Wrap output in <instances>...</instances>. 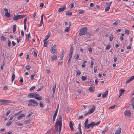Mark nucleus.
<instances>
[{
    "instance_id": "obj_1",
    "label": "nucleus",
    "mask_w": 134,
    "mask_h": 134,
    "mask_svg": "<svg viewBox=\"0 0 134 134\" xmlns=\"http://www.w3.org/2000/svg\"><path fill=\"white\" fill-rule=\"evenodd\" d=\"M29 103L28 104L29 106L34 107L36 106L35 105H38L39 104L38 102L35 100L34 99H31L28 100Z\"/></svg>"
},
{
    "instance_id": "obj_2",
    "label": "nucleus",
    "mask_w": 134,
    "mask_h": 134,
    "mask_svg": "<svg viewBox=\"0 0 134 134\" xmlns=\"http://www.w3.org/2000/svg\"><path fill=\"white\" fill-rule=\"evenodd\" d=\"M87 31V27L83 28L80 30L79 34L80 36L84 35L86 34Z\"/></svg>"
},
{
    "instance_id": "obj_3",
    "label": "nucleus",
    "mask_w": 134,
    "mask_h": 134,
    "mask_svg": "<svg viewBox=\"0 0 134 134\" xmlns=\"http://www.w3.org/2000/svg\"><path fill=\"white\" fill-rule=\"evenodd\" d=\"M59 122H58V126H59V133L60 134L61 131L62 123V118L61 116H59L58 118Z\"/></svg>"
},
{
    "instance_id": "obj_4",
    "label": "nucleus",
    "mask_w": 134,
    "mask_h": 134,
    "mask_svg": "<svg viewBox=\"0 0 134 134\" xmlns=\"http://www.w3.org/2000/svg\"><path fill=\"white\" fill-rule=\"evenodd\" d=\"M25 16V15H14L13 17V19L14 20H17L18 19L24 18Z\"/></svg>"
},
{
    "instance_id": "obj_5",
    "label": "nucleus",
    "mask_w": 134,
    "mask_h": 134,
    "mask_svg": "<svg viewBox=\"0 0 134 134\" xmlns=\"http://www.w3.org/2000/svg\"><path fill=\"white\" fill-rule=\"evenodd\" d=\"M39 94H37L36 92L30 93L28 95V97L29 98H34L36 96H38Z\"/></svg>"
},
{
    "instance_id": "obj_6",
    "label": "nucleus",
    "mask_w": 134,
    "mask_h": 134,
    "mask_svg": "<svg viewBox=\"0 0 134 134\" xmlns=\"http://www.w3.org/2000/svg\"><path fill=\"white\" fill-rule=\"evenodd\" d=\"M94 124V122H92L89 124H88L85 127L86 129H89L91 128V129H93L94 126H95Z\"/></svg>"
},
{
    "instance_id": "obj_7",
    "label": "nucleus",
    "mask_w": 134,
    "mask_h": 134,
    "mask_svg": "<svg viewBox=\"0 0 134 134\" xmlns=\"http://www.w3.org/2000/svg\"><path fill=\"white\" fill-rule=\"evenodd\" d=\"M59 107V104H58L57 106V108L56 109L55 111V112L53 116V122H54V121H55L56 117V116L57 115V113L58 112Z\"/></svg>"
},
{
    "instance_id": "obj_8",
    "label": "nucleus",
    "mask_w": 134,
    "mask_h": 134,
    "mask_svg": "<svg viewBox=\"0 0 134 134\" xmlns=\"http://www.w3.org/2000/svg\"><path fill=\"white\" fill-rule=\"evenodd\" d=\"M124 115L125 116L130 117L131 116V113L129 110H126L124 112Z\"/></svg>"
},
{
    "instance_id": "obj_9",
    "label": "nucleus",
    "mask_w": 134,
    "mask_h": 134,
    "mask_svg": "<svg viewBox=\"0 0 134 134\" xmlns=\"http://www.w3.org/2000/svg\"><path fill=\"white\" fill-rule=\"evenodd\" d=\"M50 51L51 53L53 54H56L57 53V50L52 47H51L50 48Z\"/></svg>"
},
{
    "instance_id": "obj_10",
    "label": "nucleus",
    "mask_w": 134,
    "mask_h": 134,
    "mask_svg": "<svg viewBox=\"0 0 134 134\" xmlns=\"http://www.w3.org/2000/svg\"><path fill=\"white\" fill-rule=\"evenodd\" d=\"M95 87L93 86H92L89 87L88 89V91L91 93L94 92Z\"/></svg>"
},
{
    "instance_id": "obj_11",
    "label": "nucleus",
    "mask_w": 134,
    "mask_h": 134,
    "mask_svg": "<svg viewBox=\"0 0 134 134\" xmlns=\"http://www.w3.org/2000/svg\"><path fill=\"white\" fill-rule=\"evenodd\" d=\"M0 102L4 103V104H5L7 103H10L11 102V101L10 100L0 99Z\"/></svg>"
},
{
    "instance_id": "obj_12",
    "label": "nucleus",
    "mask_w": 134,
    "mask_h": 134,
    "mask_svg": "<svg viewBox=\"0 0 134 134\" xmlns=\"http://www.w3.org/2000/svg\"><path fill=\"white\" fill-rule=\"evenodd\" d=\"M121 130L120 128H118L115 131L114 134H120L121 132Z\"/></svg>"
},
{
    "instance_id": "obj_13",
    "label": "nucleus",
    "mask_w": 134,
    "mask_h": 134,
    "mask_svg": "<svg viewBox=\"0 0 134 134\" xmlns=\"http://www.w3.org/2000/svg\"><path fill=\"white\" fill-rule=\"evenodd\" d=\"M66 8V6L64 7H61L58 9V11L59 12H61L65 10Z\"/></svg>"
},
{
    "instance_id": "obj_14",
    "label": "nucleus",
    "mask_w": 134,
    "mask_h": 134,
    "mask_svg": "<svg viewBox=\"0 0 134 134\" xmlns=\"http://www.w3.org/2000/svg\"><path fill=\"white\" fill-rule=\"evenodd\" d=\"M134 79V75L132 77H130L128 79L126 82V83H128L132 81Z\"/></svg>"
},
{
    "instance_id": "obj_15",
    "label": "nucleus",
    "mask_w": 134,
    "mask_h": 134,
    "mask_svg": "<svg viewBox=\"0 0 134 134\" xmlns=\"http://www.w3.org/2000/svg\"><path fill=\"white\" fill-rule=\"evenodd\" d=\"M69 126L71 131H72L74 130L73 127V124L71 121H70Z\"/></svg>"
},
{
    "instance_id": "obj_16",
    "label": "nucleus",
    "mask_w": 134,
    "mask_h": 134,
    "mask_svg": "<svg viewBox=\"0 0 134 134\" xmlns=\"http://www.w3.org/2000/svg\"><path fill=\"white\" fill-rule=\"evenodd\" d=\"M95 109V107L94 106H93L92 108L90 109L89 110L90 113H92L94 111Z\"/></svg>"
},
{
    "instance_id": "obj_17",
    "label": "nucleus",
    "mask_w": 134,
    "mask_h": 134,
    "mask_svg": "<svg viewBox=\"0 0 134 134\" xmlns=\"http://www.w3.org/2000/svg\"><path fill=\"white\" fill-rule=\"evenodd\" d=\"M58 122H59V121L58 120L57 121L55 124V129L57 131H58Z\"/></svg>"
},
{
    "instance_id": "obj_18",
    "label": "nucleus",
    "mask_w": 134,
    "mask_h": 134,
    "mask_svg": "<svg viewBox=\"0 0 134 134\" xmlns=\"http://www.w3.org/2000/svg\"><path fill=\"white\" fill-rule=\"evenodd\" d=\"M16 29V25H13V33L15 34Z\"/></svg>"
},
{
    "instance_id": "obj_19",
    "label": "nucleus",
    "mask_w": 134,
    "mask_h": 134,
    "mask_svg": "<svg viewBox=\"0 0 134 134\" xmlns=\"http://www.w3.org/2000/svg\"><path fill=\"white\" fill-rule=\"evenodd\" d=\"M125 90L124 89H121L120 90V94L119 97L121 96L124 93Z\"/></svg>"
},
{
    "instance_id": "obj_20",
    "label": "nucleus",
    "mask_w": 134,
    "mask_h": 134,
    "mask_svg": "<svg viewBox=\"0 0 134 134\" xmlns=\"http://www.w3.org/2000/svg\"><path fill=\"white\" fill-rule=\"evenodd\" d=\"M25 115L24 114H22L19 116L17 118V119L19 120L21 119L22 117L25 116Z\"/></svg>"
},
{
    "instance_id": "obj_21",
    "label": "nucleus",
    "mask_w": 134,
    "mask_h": 134,
    "mask_svg": "<svg viewBox=\"0 0 134 134\" xmlns=\"http://www.w3.org/2000/svg\"><path fill=\"white\" fill-rule=\"evenodd\" d=\"M108 91H106L105 93H104L102 95V97L103 98H105L108 94Z\"/></svg>"
},
{
    "instance_id": "obj_22",
    "label": "nucleus",
    "mask_w": 134,
    "mask_h": 134,
    "mask_svg": "<svg viewBox=\"0 0 134 134\" xmlns=\"http://www.w3.org/2000/svg\"><path fill=\"white\" fill-rule=\"evenodd\" d=\"M5 16L7 18H9L10 16V14L8 12H5Z\"/></svg>"
},
{
    "instance_id": "obj_23",
    "label": "nucleus",
    "mask_w": 134,
    "mask_h": 134,
    "mask_svg": "<svg viewBox=\"0 0 134 134\" xmlns=\"http://www.w3.org/2000/svg\"><path fill=\"white\" fill-rule=\"evenodd\" d=\"M56 88V84H55L54 85L52 88V91L53 94H54L55 93V90Z\"/></svg>"
},
{
    "instance_id": "obj_24",
    "label": "nucleus",
    "mask_w": 134,
    "mask_h": 134,
    "mask_svg": "<svg viewBox=\"0 0 134 134\" xmlns=\"http://www.w3.org/2000/svg\"><path fill=\"white\" fill-rule=\"evenodd\" d=\"M120 22V20H117L115 22L113 23H112V24L116 26L118 25V23H119Z\"/></svg>"
},
{
    "instance_id": "obj_25",
    "label": "nucleus",
    "mask_w": 134,
    "mask_h": 134,
    "mask_svg": "<svg viewBox=\"0 0 134 134\" xmlns=\"http://www.w3.org/2000/svg\"><path fill=\"white\" fill-rule=\"evenodd\" d=\"M64 50L63 51L62 54H61V56L60 57V59L61 60H62V59H63V57L64 56Z\"/></svg>"
},
{
    "instance_id": "obj_26",
    "label": "nucleus",
    "mask_w": 134,
    "mask_h": 134,
    "mask_svg": "<svg viewBox=\"0 0 134 134\" xmlns=\"http://www.w3.org/2000/svg\"><path fill=\"white\" fill-rule=\"evenodd\" d=\"M131 104L132 106V108H134V97H133L131 100Z\"/></svg>"
},
{
    "instance_id": "obj_27",
    "label": "nucleus",
    "mask_w": 134,
    "mask_h": 134,
    "mask_svg": "<svg viewBox=\"0 0 134 134\" xmlns=\"http://www.w3.org/2000/svg\"><path fill=\"white\" fill-rule=\"evenodd\" d=\"M51 59L52 60H56L57 58V55H55L52 56L51 57Z\"/></svg>"
},
{
    "instance_id": "obj_28",
    "label": "nucleus",
    "mask_w": 134,
    "mask_h": 134,
    "mask_svg": "<svg viewBox=\"0 0 134 134\" xmlns=\"http://www.w3.org/2000/svg\"><path fill=\"white\" fill-rule=\"evenodd\" d=\"M35 99H37L38 100H41L42 99V98L41 96H36L35 97Z\"/></svg>"
},
{
    "instance_id": "obj_29",
    "label": "nucleus",
    "mask_w": 134,
    "mask_h": 134,
    "mask_svg": "<svg viewBox=\"0 0 134 134\" xmlns=\"http://www.w3.org/2000/svg\"><path fill=\"white\" fill-rule=\"evenodd\" d=\"M15 75L14 73H13L12 74V82L14 80V79L15 78Z\"/></svg>"
},
{
    "instance_id": "obj_30",
    "label": "nucleus",
    "mask_w": 134,
    "mask_h": 134,
    "mask_svg": "<svg viewBox=\"0 0 134 134\" xmlns=\"http://www.w3.org/2000/svg\"><path fill=\"white\" fill-rule=\"evenodd\" d=\"M78 13L79 14H81L84 13V11L83 10H78Z\"/></svg>"
},
{
    "instance_id": "obj_31",
    "label": "nucleus",
    "mask_w": 134,
    "mask_h": 134,
    "mask_svg": "<svg viewBox=\"0 0 134 134\" xmlns=\"http://www.w3.org/2000/svg\"><path fill=\"white\" fill-rule=\"evenodd\" d=\"M95 9H99L100 7L99 5H98L95 4H94V6L93 7Z\"/></svg>"
},
{
    "instance_id": "obj_32",
    "label": "nucleus",
    "mask_w": 134,
    "mask_h": 134,
    "mask_svg": "<svg viewBox=\"0 0 134 134\" xmlns=\"http://www.w3.org/2000/svg\"><path fill=\"white\" fill-rule=\"evenodd\" d=\"M66 14L67 15L70 16L72 14V13L70 12H67Z\"/></svg>"
},
{
    "instance_id": "obj_33",
    "label": "nucleus",
    "mask_w": 134,
    "mask_h": 134,
    "mask_svg": "<svg viewBox=\"0 0 134 134\" xmlns=\"http://www.w3.org/2000/svg\"><path fill=\"white\" fill-rule=\"evenodd\" d=\"M76 76H79L81 74V72L79 70H77V71H76Z\"/></svg>"
},
{
    "instance_id": "obj_34",
    "label": "nucleus",
    "mask_w": 134,
    "mask_h": 134,
    "mask_svg": "<svg viewBox=\"0 0 134 134\" xmlns=\"http://www.w3.org/2000/svg\"><path fill=\"white\" fill-rule=\"evenodd\" d=\"M8 46L9 47H10L11 46V41L10 40H8L7 43Z\"/></svg>"
},
{
    "instance_id": "obj_35",
    "label": "nucleus",
    "mask_w": 134,
    "mask_h": 134,
    "mask_svg": "<svg viewBox=\"0 0 134 134\" xmlns=\"http://www.w3.org/2000/svg\"><path fill=\"white\" fill-rule=\"evenodd\" d=\"M87 79V77L85 76H83L81 77V79L82 81L86 80Z\"/></svg>"
},
{
    "instance_id": "obj_36",
    "label": "nucleus",
    "mask_w": 134,
    "mask_h": 134,
    "mask_svg": "<svg viewBox=\"0 0 134 134\" xmlns=\"http://www.w3.org/2000/svg\"><path fill=\"white\" fill-rule=\"evenodd\" d=\"M94 62L93 60H91V64L90 67L91 68H92L93 66Z\"/></svg>"
},
{
    "instance_id": "obj_37",
    "label": "nucleus",
    "mask_w": 134,
    "mask_h": 134,
    "mask_svg": "<svg viewBox=\"0 0 134 134\" xmlns=\"http://www.w3.org/2000/svg\"><path fill=\"white\" fill-rule=\"evenodd\" d=\"M1 39L2 41H4L6 40L5 37L3 36H2L1 37Z\"/></svg>"
},
{
    "instance_id": "obj_38",
    "label": "nucleus",
    "mask_w": 134,
    "mask_h": 134,
    "mask_svg": "<svg viewBox=\"0 0 134 134\" xmlns=\"http://www.w3.org/2000/svg\"><path fill=\"white\" fill-rule=\"evenodd\" d=\"M27 19V16H26V17L25 18L24 20V24L26 25V22Z\"/></svg>"
},
{
    "instance_id": "obj_39",
    "label": "nucleus",
    "mask_w": 134,
    "mask_h": 134,
    "mask_svg": "<svg viewBox=\"0 0 134 134\" xmlns=\"http://www.w3.org/2000/svg\"><path fill=\"white\" fill-rule=\"evenodd\" d=\"M70 30V28L69 27H67L66 28L65 30V32H68Z\"/></svg>"
},
{
    "instance_id": "obj_40",
    "label": "nucleus",
    "mask_w": 134,
    "mask_h": 134,
    "mask_svg": "<svg viewBox=\"0 0 134 134\" xmlns=\"http://www.w3.org/2000/svg\"><path fill=\"white\" fill-rule=\"evenodd\" d=\"M88 119H87L86 120L84 124V126L85 127L88 124L87 122H88Z\"/></svg>"
},
{
    "instance_id": "obj_41",
    "label": "nucleus",
    "mask_w": 134,
    "mask_h": 134,
    "mask_svg": "<svg viewBox=\"0 0 134 134\" xmlns=\"http://www.w3.org/2000/svg\"><path fill=\"white\" fill-rule=\"evenodd\" d=\"M15 124L18 126H21L23 125V124L22 123H20L18 122H15Z\"/></svg>"
},
{
    "instance_id": "obj_42",
    "label": "nucleus",
    "mask_w": 134,
    "mask_h": 134,
    "mask_svg": "<svg viewBox=\"0 0 134 134\" xmlns=\"http://www.w3.org/2000/svg\"><path fill=\"white\" fill-rule=\"evenodd\" d=\"M12 123V122L11 121L8 122L6 124V126H10Z\"/></svg>"
},
{
    "instance_id": "obj_43",
    "label": "nucleus",
    "mask_w": 134,
    "mask_h": 134,
    "mask_svg": "<svg viewBox=\"0 0 134 134\" xmlns=\"http://www.w3.org/2000/svg\"><path fill=\"white\" fill-rule=\"evenodd\" d=\"M39 105L40 107H44V105L43 104L42 102H40L39 103Z\"/></svg>"
},
{
    "instance_id": "obj_44",
    "label": "nucleus",
    "mask_w": 134,
    "mask_h": 134,
    "mask_svg": "<svg viewBox=\"0 0 134 134\" xmlns=\"http://www.w3.org/2000/svg\"><path fill=\"white\" fill-rule=\"evenodd\" d=\"M111 4H112L111 2H108L107 4V6L110 7Z\"/></svg>"
},
{
    "instance_id": "obj_45",
    "label": "nucleus",
    "mask_w": 134,
    "mask_h": 134,
    "mask_svg": "<svg viewBox=\"0 0 134 134\" xmlns=\"http://www.w3.org/2000/svg\"><path fill=\"white\" fill-rule=\"evenodd\" d=\"M31 37L30 34V33H29L27 35V41H29Z\"/></svg>"
},
{
    "instance_id": "obj_46",
    "label": "nucleus",
    "mask_w": 134,
    "mask_h": 134,
    "mask_svg": "<svg viewBox=\"0 0 134 134\" xmlns=\"http://www.w3.org/2000/svg\"><path fill=\"white\" fill-rule=\"evenodd\" d=\"M111 47V45H107L106 46V49L108 50Z\"/></svg>"
},
{
    "instance_id": "obj_47",
    "label": "nucleus",
    "mask_w": 134,
    "mask_h": 134,
    "mask_svg": "<svg viewBox=\"0 0 134 134\" xmlns=\"http://www.w3.org/2000/svg\"><path fill=\"white\" fill-rule=\"evenodd\" d=\"M125 33L127 35H129V30L127 29H126L125 31Z\"/></svg>"
},
{
    "instance_id": "obj_48",
    "label": "nucleus",
    "mask_w": 134,
    "mask_h": 134,
    "mask_svg": "<svg viewBox=\"0 0 134 134\" xmlns=\"http://www.w3.org/2000/svg\"><path fill=\"white\" fill-rule=\"evenodd\" d=\"M25 68L26 69H27V70H29L31 68V67L29 65H27L26 66Z\"/></svg>"
},
{
    "instance_id": "obj_49",
    "label": "nucleus",
    "mask_w": 134,
    "mask_h": 134,
    "mask_svg": "<svg viewBox=\"0 0 134 134\" xmlns=\"http://www.w3.org/2000/svg\"><path fill=\"white\" fill-rule=\"evenodd\" d=\"M110 8V7H108V6L106 7L105 8V11H108L109 10Z\"/></svg>"
},
{
    "instance_id": "obj_50",
    "label": "nucleus",
    "mask_w": 134,
    "mask_h": 134,
    "mask_svg": "<svg viewBox=\"0 0 134 134\" xmlns=\"http://www.w3.org/2000/svg\"><path fill=\"white\" fill-rule=\"evenodd\" d=\"M113 36L112 35L111 36H109V39H110V41H111L113 40Z\"/></svg>"
},
{
    "instance_id": "obj_51",
    "label": "nucleus",
    "mask_w": 134,
    "mask_h": 134,
    "mask_svg": "<svg viewBox=\"0 0 134 134\" xmlns=\"http://www.w3.org/2000/svg\"><path fill=\"white\" fill-rule=\"evenodd\" d=\"M78 129L79 130V131H81V124L80 123H79V125L78 126Z\"/></svg>"
},
{
    "instance_id": "obj_52",
    "label": "nucleus",
    "mask_w": 134,
    "mask_h": 134,
    "mask_svg": "<svg viewBox=\"0 0 134 134\" xmlns=\"http://www.w3.org/2000/svg\"><path fill=\"white\" fill-rule=\"evenodd\" d=\"M23 80L22 77H21L20 78V80H19V82L20 83L23 82Z\"/></svg>"
},
{
    "instance_id": "obj_53",
    "label": "nucleus",
    "mask_w": 134,
    "mask_h": 134,
    "mask_svg": "<svg viewBox=\"0 0 134 134\" xmlns=\"http://www.w3.org/2000/svg\"><path fill=\"white\" fill-rule=\"evenodd\" d=\"M35 86H32L30 89V90L31 91H32L34 90L35 88Z\"/></svg>"
},
{
    "instance_id": "obj_54",
    "label": "nucleus",
    "mask_w": 134,
    "mask_h": 134,
    "mask_svg": "<svg viewBox=\"0 0 134 134\" xmlns=\"http://www.w3.org/2000/svg\"><path fill=\"white\" fill-rule=\"evenodd\" d=\"M130 20L132 21H134V16H130Z\"/></svg>"
},
{
    "instance_id": "obj_55",
    "label": "nucleus",
    "mask_w": 134,
    "mask_h": 134,
    "mask_svg": "<svg viewBox=\"0 0 134 134\" xmlns=\"http://www.w3.org/2000/svg\"><path fill=\"white\" fill-rule=\"evenodd\" d=\"M115 105H114L113 106H111L109 108V109H114L115 107Z\"/></svg>"
},
{
    "instance_id": "obj_56",
    "label": "nucleus",
    "mask_w": 134,
    "mask_h": 134,
    "mask_svg": "<svg viewBox=\"0 0 134 134\" xmlns=\"http://www.w3.org/2000/svg\"><path fill=\"white\" fill-rule=\"evenodd\" d=\"M43 46L45 47H47V42L46 41H45L44 42Z\"/></svg>"
},
{
    "instance_id": "obj_57",
    "label": "nucleus",
    "mask_w": 134,
    "mask_h": 134,
    "mask_svg": "<svg viewBox=\"0 0 134 134\" xmlns=\"http://www.w3.org/2000/svg\"><path fill=\"white\" fill-rule=\"evenodd\" d=\"M74 46H73L72 45L70 49V51H73V50H74Z\"/></svg>"
},
{
    "instance_id": "obj_58",
    "label": "nucleus",
    "mask_w": 134,
    "mask_h": 134,
    "mask_svg": "<svg viewBox=\"0 0 134 134\" xmlns=\"http://www.w3.org/2000/svg\"><path fill=\"white\" fill-rule=\"evenodd\" d=\"M86 35L88 38H90L91 37V34L89 33H87L86 34Z\"/></svg>"
},
{
    "instance_id": "obj_59",
    "label": "nucleus",
    "mask_w": 134,
    "mask_h": 134,
    "mask_svg": "<svg viewBox=\"0 0 134 134\" xmlns=\"http://www.w3.org/2000/svg\"><path fill=\"white\" fill-rule=\"evenodd\" d=\"M34 113L32 112H31V113L28 114L27 117H29L31 116L33 114H34Z\"/></svg>"
},
{
    "instance_id": "obj_60",
    "label": "nucleus",
    "mask_w": 134,
    "mask_h": 134,
    "mask_svg": "<svg viewBox=\"0 0 134 134\" xmlns=\"http://www.w3.org/2000/svg\"><path fill=\"white\" fill-rule=\"evenodd\" d=\"M34 56L35 57H36L37 55V52L36 53L35 51H34Z\"/></svg>"
},
{
    "instance_id": "obj_61",
    "label": "nucleus",
    "mask_w": 134,
    "mask_h": 134,
    "mask_svg": "<svg viewBox=\"0 0 134 134\" xmlns=\"http://www.w3.org/2000/svg\"><path fill=\"white\" fill-rule=\"evenodd\" d=\"M108 130V128L107 127H105V128L104 129L103 131H105V132H107Z\"/></svg>"
},
{
    "instance_id": "obj_62",
    "label": "nucleus",
    "mask_w": 134,
    "mask_h": 134,
    "mask_svg": "<svg viewBox=\"0 0 134 134\" xmlns=\"http://www.w3.org/2000/svg\"><path fill=\"white\" fill-rule=\"evenodd\" d=\"M44 6V4L43 3H41L40 4V5L39 7H42Z\"/></svg>"
},
{
    "instance_id": "obj_63",
    "label": "nucleus",
    "mask_w": 134,
    "mask_h": 134,
    "mask_svg": "<svg viewBox=\"0 0 134 134\" xmlns=\"http://www.w3.org/2000/svg\"><path fill=\"white\" fill-rule=\"evenodd\" d=\"M88 50L89 51V52L90 53H92V48L91 47H89L88 48Z\"/></svg>"
},
{
    "instance_id": "obj_64",
    "label": "nucleus",
    "mask_w": 134,
    "mask_h": 134,
    "mask_svg": "<svg viewBox=\"0 0 134 134\" xmlns=\"http://www.w3.org/2000/svg\"><path fill=\"white\" fill-rule=\"evenodd\" d=\"M50 35L48 34H47V35L46 36V38L47 39H48L49 38V37H50Z\"/></svg>"
}]
</instances>
